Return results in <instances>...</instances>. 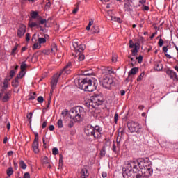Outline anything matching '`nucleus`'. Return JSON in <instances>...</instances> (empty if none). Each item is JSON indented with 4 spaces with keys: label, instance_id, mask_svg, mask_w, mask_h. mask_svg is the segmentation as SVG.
<instances>
[{
    "label": "nucleus",
    "instance_id": "1",
    "mask_svg": "<svg viewBox=\"0 0 178 178\" xmlns=\"http://www.w3.org/2000/svg\"><path fill=\"white\" fill-rule=\"evenodd\" d=\"M74 83L78 88L89 92H93V91H95L98 86L97 80L82 78L81 76L76 77L75 80H74Z\"/></svg>",
    "mask_w": 178,
    "mask_h": 178
},
{
    "label": "nucleus",
    "instance_id": "2",
    "mask_svg": "<svg viewBox=\"0 0 178 178\" xmlns=\"http://www.w3.org/2000/svg\"><path fill=\"white\" fill-rule=\"evenodd\" d=\"M152 175V168H136L128 171L127 168H122V177L124 178H145Z\"/></svg>",
    "mask_w": 178,
    "mask_h": 178
},
{
    "label": "nucleus",
    "instance_id": "3",
    "mask_svg": "<svg viewBox=\"0 0 178 178\" xmlns=\"http://www.w3.org/2000/svg\"><path fill=\"white\" fill-rule=\"evenodd\" d=\"M145 168H152V163L148 158L140 159L138 161L127 162L125 167L122 168V169L128 170V172H130L132 169L137 171V169Z\"/></svg>",
    "mask_w": 178,
    "mask_h": 178
},
{
    "label": "nucleus",
    "instance_id": "4",
    "mask_svg": "<svg viewBox=\"0 0 178 178\" xmlns=\"http://www.w3.org/2000/svg\"><path fill=\"white\" fill-rule=\"evenodd\" d=\"M84 115L85 110H83V107L76 106L72 108L71 110H70V118H71L72 120L67 124V127L72 128L74 126V123L81 122Z\"/></svg>",
    "mask_w": 178,
    "mask_h": 178
},
{
    "label": "nucleus",
    "instance_id": "5",
    "mask_svg": "<svg viewBox=\"0 0 178 178\" xmlns=\"http://www.w3.org/2000/svg\"><path fill=\"white\" fill-rule=\"evenodd\" d=\"M103 129L99 125L93 127L91 124H88L85 127L84 132L88 137L93 138L94 139H99L102 138Z\"/></svg>",
    "mask_w": 178,
    "mask_h": 178
},
{
    "label": "nucleus",
    "instance_id": "6",
    "mask_svg": "<svg viewBox=\"0 0 178 178\" xmlns=\"http://www.w3.org/2000/svg\"><path fill=\"white\" fill-rule=\"evenodd\" d=\"M103 97L99 95H96L95 96L92 97L91 99L87 102V106L89 109H94L103 104Z\"/></svg>",
    "mask_w": 178,
    "mask_h": 178
},
{
    "label": "nucleus",
    "instance_id": "7",
    "mask_svg": "<svg viewBox=\"0 0 178 178\" xmlns=\"http://www.w3.org/2000/svg\"><path fill=\"white\" fill-rule=\"evenodd\" d=\"M102 86L106 89L109 90L112 86H115V82L112 79L111 76L109 75H106L103 76V79L100 81Z\"/></svg>",
    "mask_w": 178,
    "mask_h": 178
},
{
    "label": "nucleus",
    "instance_id": "8",
    "mask_svg": "<svg viewBox=\"0 0 178 178\" xmlns=\"http://www.w3.org/2000/svg\"><path fill=\"white\" fill-rule=\"evenodd\" d=\"M127 127H128V130L131 134H140V130L141 129V125L138 122H129L127 124Z\"/></svg>",
    "mask_w": 178,
    "mask_h": 178
},
{
    "label": "nucleus",
    "instance_id": "9",
    "mask_svg": "<svg viewBox=\"0 0 178 178\" xmlns=\"http://www.w3.org/2000/svg\"><path fill=\"white\" fill-rule=\"evenodd\" d=\"M39 136L38 133H35V139L33 140V144L31 145V148H33V153H39Z\"/></svg>",
    "mask_w": 178,
    "mask_h": 178
},
{
    "label": "nucleus",
    "instance_id": "10",
    "mask_svg": "<svg viewBox=\"0 0 178 178\" xmlns=\"http://www.w3.org/2000/svg\"><path fill=\"white\" fill-rule=\"evenodd\" d=\"M73 70V65L71 62L67 63V64L65 65V67L60 72L58 76H60L63 74H67L69 75L71 73V71Z\"/></svg>",
    "mask_w": 178,
    "mask_h": 178
},
{
    "label": "nucleus",
    "instance_id": "11",
    "mask_svg": "<svg viewBox=\"0 0 178 178\" xmlns=\"http://www.w3.org/2000/svg\"><path fill=\"white\" fill-rule=\"evenodd\" d=\"M26 32V26L24 24H20L17 31V35L19 38H22Z\"/></svg>",
    "mask_w": 178,
    "mask_h": 178
},
{
    "label": "nucleus",
    "instance_id": "12",
    "mask_svg": "<svg viewBox=\"0 0 178 178\" xmlns=\"http://www.w3.org/2000/svg\"><path fill=\"white\" fill-rule=\"evenodd\" d=\"M11 91L8 92H2L0 93V100L2 101L4 103H6L10 100V97Z\"/></svg>",
    "mask_w": 178,
    "mask_h": 178
},
{
    "label": "nucleus",
    "instance_id": "13",
    "mask_svg": "<svg viewBox=\"0 0 178 178\" xmlns=\"http://www.w3.org/2000/svg\"><path fill=\"white\" fill-rule=\"evenodd\" d=\"M129 48L130 49L134 48V49L131 50L132 56H136L138 53V49H139V44H138V43L134 44V42L131 40H129Z\"/></svg>",
    "mask_w": 178,
    "mask_h": 178
},
{
    "label": "nucleus",
    "instance_id": "14",
    "mask_svg": "<svg viewBox=\"0 0 178 178\" xmlns=\"http://www.w3.org/2000/svg\"><path fill=\"white\" fill-rule=\"evenodd\" d=\"M60 76L56 74V75H54L53 78L51 79V92H53V90H54L55 87L57 85V83L58 82V78Z\"/></svg>",
    "mask_w": 178,
    "mask_h": 178
},
{
    "label": "nucleus",
    "instance_id": "15",
    "mask_svg": "<svg viewBox=\"0 0 178 178\" xmlns=\"http://www.w3.org/2000/svg\"><path fill=\"white\" fill-rule=\"evenodd\" d=\"M73 47H74V49H75V51H77L78 52H83L85 49H86V47L84 45H79V42H73Z\"/></svg>",
    "mask_w": 178,
    "mask_h": 178
},
{
    "label": "nucleus",
    "instance_id": "16",
    "mask_svg": "<svg viewBox=\"0 0 178 178\" xmlns=\"http://www.w3.org/2000/svg\"><path fill=\"white\" fill-rule=\"evenodd\" d=\"M29 27L31 29H33L34 27H36L37 29H42V26L38 22H32L29 21Z\"/></svg>",
    "mask_w": 178,
    "mask_h": 178
},
{
    "label": "nucleus",
    "instance_id": "17",
    "mask_svg": "<svg viewBox=\"0 0 178 178\" xmlns=\"http://www.w3.org/2000/svg\"><path fill=\"white\" fill-rule=\"evenodd\" d=\"M169 47H170V45H167L165 47H163V52L165 53V56H166L167 58L172 59V56H170V54H167Z\"/></svg>",
    "mask_w": 178,
    "mask_h": 178
},
{
    "label": "nucleus",
    "instance_id": "18",
    "mask_svg": "<svg viewBox=\"0 0 178 178\" xmlns=\"http://www.w3.org/2000/svg\"><path fill=\"white\" fill-rule=\"evenodd\" d=\"M93 74V71L92 70H82L81 71V75L83 76H92Z\"/></svg>",
    "mask_w": 178,
    "mask_h": 178
},
{
    "label": "nucleus",
    "instance_id": "19",
    "mask_svg": "<svg viewBox=\"0 0 178 178\" xmlns=\"http://www.w3.org/2000/svg\"><path fill=\"white\" fill-rule=\"evenodd\" d=\"M8 87H10L9 82H3L2 89L1 90V91H2V92H6V91L8 88Z\"/></svg>",
    "mask_w": 178,
    "mask_h": 178
},
{
    "label": "nucleus",
    "instance_id": "20",
    "mask_svg": "<svg viewBox=\"0 0 178 178\" xmlns=\"http://www.w3.org/2000/svg\"><path fill=\"white\" fill-rule=\"evenodd\" d=\"M138 72V67H134L131 70H130V72H128V75H136Z\"/></svg>",
    "mask_w": 178,
    "mask_h": 178
},
{
    "label": "nucleus",
    "instance_id": "21",
    "mask_svg": "<svg viewBox=\"0 0 178 178\" xmlns=\"http://www.w3.org/2000/svg\"><path fill=\"white\" fill-rule=\"evenodd\" d=\"M37 20L38 21V22L36 23L42 25L44 24V26H47V19H42L41 17H39L38 18H37Z\"/></svg>",
    "mask_w": 178,
    "mask_h": 178
},
{
    "label": "nucleus",
    "instance_id": "22",
    "mask_svg": "<svg viewBox=\"0 0 178 178\" xmlns=\"http://www.w3.org/2000/svg\"><path fill=\"white\" fill-rule=\"evenodd\" d=\"M19 79L18 78H15L14 81L11 82V86L14 88H17L19 86V82H18Z\"/></svg>",
    "mask_w": 178,
    "mask_h": 178
},
{
    "label": "nucleus",
    "instance_id": "23",
    "mask_svg": "<svg viewBox=\"0 0 178 178\" xmlns=\"http://www.w3.org/2000/svg\"><path fill=\"white\" fill-rule=\"evenodd\" d=\"M124 10L127 12H129L130 10H131V6H130L129 3H126L124 5Z\"/></svg>",
    "mask_w": 178,
    "mask_h": 178
},
{
    "label": "nucleus",
    "instance_id": "24",
    "mask_svg": "<svg viewBox=\"0 0 178 178\" xmlns=\"http://www.w3.org/2000/svg\"><path fill=\"white\" fill-rule=\"evenodd\" d=\"M92 33H93L94 34H97L99 33V26H93V27H92Z\"/></svg>",
    "mask_w": 178,
    "mask_h": 178
},
{
    "label": "nucleus",
    "instance_id": "25",
    "mask_svg": "<svg viewBox=\"0 0 178 178\" xmlns=\"http://www.w3.org/2000/svg\"><path fill=\"white\" fill-rule=\"evenodd\" d=\"M81 175L83 177L89 176V173H88V170L86 168L82 169L81 171Z\"/></svg>",
    "mask_w": 178,
    "mask_h": 178
},
{
    "label": "nucleus",
    "instance_id": "26",
    "mask_svg": "<svg viewBox=\"0 0 178 178\" xmlns=\"http://www.w3.org/2000/svg\"><path fill=\"white\" fill-rule=\"evenodd\" d=\"M6 173L7 176H12L13 173H14V170H13L12 167H9L8 169H7Z\"/></svg>",
    "mask_w": 178,
    "mask_h": 178
},
{
    "label": "nucleus",
    "instance_id": "27",
    "mask_svg": "<svg viewBox=\"0 0 178 178\" xmlns=\"http://www.w3.org/2000/svg\"><path fill=\"white\" fill-rule=\"evenodd\" d=\"M26 74L25 71L21 70L20 72H19L18 75H17L16 78L19 79H22L23 76H24V75Z\"/></svg>",
    "mask_w": 178,
    "mask_h": 178
},
{
    "label": "nucleus",
    "instance_id": "28",
    "mask_svg": "<svg viewBox=\"0 0 178 178\" xmlns=\"http://www.w3.org/2000/svg\"><path fill=\"white\" fill-rule=\"evenodd\" d=\"M42 162L43 165H48L49 164V159L47 156H42Z\"/></svg>",
    "mask_w": 178,
    "mask_h": 178
},
{
    "label": "nucleus",
    "instance_id": "29",
    "mask_svg": "<svg viewBox=\"0 0 178 178\" xmlns=\"http://www.w3.org/2000/svg\"><path fill=\"white\" fill-rule=\"evenodd\" d=\"M19 165L20 168L23 170H26V163H24V161H23V160H20L19 161Z\"/></svg>",
    "mask_w": 178,
    "mask_h": 178
},
{
    "label": "nucleus",
    "instance_id": "30",
    "mask_svg": "<svg viewBox=\"0 0 178 178\" xmlns=\"http://www.w3.org/2000/svg\"><path fill=\"white\" fill-rule=\"evenodd\" d=\"M41 44L35 42L33 44V47H31L33 50L35 49H40L41 48Z\"/></svg>",
    "mask_w": 178,
    "mask_h": 178
},
{
    "label": "nucleus",
    "instance_id": "31",
    "mask_svg": "<svg viewBox=\"0 0 178 178\" xmlns=\"http://www.w3.org/2000/svg\"><path fill=\"white\" fill-rule=\"evenodd\" d=\"M111 20L113 22H116L118 23H122V19L121 18L116 17H111Z\"/></svg>",
    "mask_w": 178,
    "mask_h": 178
},
{
    "label": "nucleus",
    "instance_id": "32",
    "mask_svg": "<svg viewBox=\"0 0 178 178\" xmlns=\"http://www.w3.org/2000/svg\"><path fill=\"white\" fill-rule=\"evenodd\" d=\"M47 42V40L44 38H38L39 44H44Z\"/></svg>",
    "mask_w": 178,
    "mask_h": 178
},
{
    "label": "nucleus",
    "instance_id": "33",
    "mask_svg": "<svg viewBox=\"0 0 178 178\" xmlns=\"http://www.w3.org/2000/svg\"><path fill=\"white\" fill-rule=\"evenodd\" d=\"M31 17L33 19H36L37 17H38V13H37L36 11H33L31 13Z\"/></svg>",
    "mask_w": 178,
    "mask_h": 178
},
{
    "label": "nucleus",
    "instance_id": "34",
    "mask_svg": "<svg viewBox=\"0 0 178 178\" xmlns=\"http://www.w3.org/2000/svg\"><path fill=\"white\" fill-rule=\"evenodd\" d=\"M17 49H18V44L15 45L14 49H13V50L11 51V55L12 56L16 55L15 52H16Z\"/></svg>",
    "mask_w": 178,
    "mask_h": 178
},
{
    "label": "nucleus",
    "instance_id": "35",
    "mask_svg": "<svg viewBox=\"0 0 178 178\" xmlns=\"http://www.w3.org/2000/svg\"><path fill=\"white\" fill-rule=\"evenodd\" d=\"M78 60H79V61H83L84 59H85V55H83V54H81V53H79V54H78Z\"/></svg>",
    "mask_w": 178,
    "mask_h": 178
},
{
    "label": "nucleus",
    "instance_id": "36",
    "mask_svg": "<svg viewBox=\"0 0 178 178\" xmlns=\"http://www.w3.org/2000/svg\"><path fill=\"white\" fill-rule=\"evenodd\" d=\"M51 51L54 54L57 51V46H56V44H51Z\"/></svg>",
    "mask_w": 178,
    "mask_h": 178
},
{
    "label": "nucleus",
    "instance_id": "37",
    "mask_svg": "<svg viewBox=\"0 0 178 178\" xmlns=\"http://www.w3.org/2000/svg\"><path fill=\"white\" fill-rule=\"evenodd\" d=\"M32 116H33V113L32 112H30L29 113V115H27V120L29 121V123H31L32 122Z\"/></svg>",
    "mask_w": 178,
    "mask_h": 178
},
{
    "label": "nucleus",
    "instance_id": "38",
    "mask_svg": "<svg viewBox=\"0 0 178 178\" xmlns=\"http://www.w3.org/2000/svg\"><path fill=\"white\" fill-rule=\"evenodd\" d=\"M26 69V63L23 62L22 64L20 65V70L21 71H25Z\"/></svg>",
    "mask_w": 178,
    "mask_h": 178
},
{
    "label": "nucleus",
    "instance_id": "39",
    "mask_svg": "<svg viewBox=\"0 0 178 178\" xmlns=\"http://www.w3.org/2000/svg\"><path fill=\"white\" fill-rule=\"evenodd\" d=\"M31 42H33V43H36L37 42V34L34 33L33 35V37L31 38Z\"/></svg>",
    "mask_w": 178,
    "mask_h": 178
},
{
    "label": "nucleus",
    "instance_id": "40",
    "mask_svg": "<svg viewBox=\"0 0 178 178\" xmlns=\"http://www.w3.org/2000/svg\"><path fill=\"white\" fill-rule=\"evenodd\" d=\"M92 24H93V20L91 19V21H90L89 22V24H88L87 27H86V30L89 31L91 28V26H92Z\"/></svg>",
    "mask_w": 178,
    "mask_h": 178
},
{
    "label": "nucleus",
    "instance_id": "41",
    "mask_svg": "<svg viewBox=\"0 0 178 178\" xmlns=\"http://www.w3.org/2000/svg\"><path fill=\"white\" fill-rule=\"evenodd\" d=\"M57 126H58V128H63V120H58V122H57Z\"/></svg>",
    "mask_w": 178,
    "mask_h": 178
},
{
    "label": "nucleus",
    "instance_id": "42",
    "mask_svg": "<svg viewBox=\"0 0 178 178\" xmlns=\"http://www.w3.org/2000/svg\"><path fill=\"white\" fill-rule=\"evenodd\" d=\"M70 111H67V110H63L61 112V115H63V118H65V116H67V113L70 114Z\"/></svg>",
    "mask_w": 178,
    "mask_h": 178
},
{
    "label": "nucleus",
    "instance_id": "43",
    "mask_svg": "<svg viewBox=\"0 0 178 178\" xmlns=\"http://www.w3.org/2000/svg\"><path fill=\"white\" fill-rule=\"evenodd\" d=\"M13 76H7L5 78L4 81L3 83H10V80H12Z\"/></svg>",
    "mask_w": 178,
    "mask_h": 178
},
{
    "label": "nucleus",
    "instance_id": "44",
    "mask_svg": "<svg viewBox=\"0 0 178 178\" xmlns=\"http://www.w3.org/2000/svg\"><path fill=\"white\" fill-rule=\"evenodd\" d=\"M52 152L54 156L58 154V149L54 147L52 149Z\"/></svg>",
    "mask_w": 178,
    "mask_h": 178
},
{
    "label": "nucleus",
    "instance_id": "45",
    "mask_svg": "<svg viewBox=\"0 0 178 178\" xmlns=\"http://www.w3.org/2000/svg\"><path fill=\"white\" fill-rule=\"evenodd\" d=\"M36 97V92H33V95H30L29 100H34Z\"/></svg>",
    "mask_w": 178,
    "mask_h": 178
},
{
    "label": "nucleus",
    "instance_id": "46",
    "mask_svg": "<svg viewBox=\"0 0 178 178\" xmlns=\"http://www.w3.org/2000/svg\"><path fill=\"white\" fill-rule=\"evenodd\" d=\"M156 70L161 71L162 70V65L161 64H156Z\"/></svg>",
    "mask_w": 178,
    "mask_h": 178
},
{
    "label": "nucleus",
    "instance_id": "47",
    "mask_svg": "<svg viewBox=\"0 0 178 178\" xmlns=\"http://www.w3.org/2000/svg\"><path fill=\"white\" fill-rule=\"evenodd\" d=\"M163 43H164L163 40L160 38L158 42L159 47H162L163 46Z\"/></svg>",
    "mask_w": 178,
    "mask_h": 178
},
{
    "label": "nucleus",
    "instance_id": "48",
    "mask_svg": "<svg viewBox=\"0 0 178 178\" xmlns=\"http://www.w3.org/2000/svg\"><path fill=\"white\" fill-rule=\"evenodd\" d=\"M136 60H138V63H141L142 60H143V56L140 55L138 57H136Z\"/></svg>",
    "mask_w": 178,
    "mask_h": 178
},
{
    "label": "nucleus",
    "instance_id": "49",
    "mask_svg": "<svg viewBox=\"0 0 178 178\" xmlns=\"http://www.w3.org/2000/svg\"><path fill=\"white\" fill-rule=\"evenodd\" d=\"M169 74L171 75V76H175V78L177 79V73L175 72L174 71L170 70Z\"/></svg>",
    "mask_w": 178,
    "mask_h": 178
},
{
    "label": "nucleus",
    "instance_id": "50",
    "mask_svg": "<svg viewBox=\"0 0 178 178\" xmlns=\"http://www.w3.org/2000/svg\"><path fill=\"white\" fill-rule=\"evenodd\" d=\"M145 74L142 73L140 74V76H138L137 81H141V80L143 79Z\"/></svg>",
    "mask_w": 178,
    "mask_h": 178
},
{
    "label": "nucleus",
    "instance_id": "51",
    "mask_svg": "<svg viewBox=\"0 0 178 178\" xmlns=\"http://www.w3.org/2000/svg\"><path fill=\"white\" fill-rule=\"evenodd\" d=\"M37 102L38 103H43V97L42 96H39L38 98H37Z\"/></svg>",
    "mask_w": 178,
    "mask_h": 178
},
{
    "label": "nucleus",
    "instance_id": "52",
    "mask_svg": "<svg viewBox=\"0 0 178 178\" xmlns=\"http://www.w3.org/2000/svg\"><path fill=\"white\" fill-rule=\"evenodd\" d=\"M15 70H11L10 72H9V76H10V77H14L15 76Z\"/></svg>",
    "mask_w": 178,
    "mask_h": 178
},
{
    "label": "nucleus",
    "instance_id": "53",
    "mask_svg": "<svg viewBox=\"0 0 178 178\" xmlns=\"http://www.w3.org/2000/svg\"><path fill=\"white\" fill-rule=\"evenodd\" d=\"M25 40L26 42L30 41V33H26V35H25Z\"/></svg>",
    "mask_w": 178,
    "mask_h": 178
},
{
    "label": "nucleus",
    "instance_id": "54",
    "mask_svg": "<svg viewBox=\"0 0 178 178\" xmlns=\"http://www.w3.org/2000/svg\"><path fill=\"white\" fill-rule=\"evenodd\" d=\"M118 119H119V115H118V113H115V115H114V122L116 123L118 122Z\"/></svg>",
    "mask_w": 178,
    "mask_h": 178
},
{
    "label": "nucleus",
    "instance_id": "55",
    "mask_svg": "<svg viewBox=\"0 0 178 178\" xmlns=\"http://www.w3.org/2000/svg\"><path fill=\"white\" fill-rule=\"evenodd\" d=\"M143 10H144L145 11H148L149 10V7H148L147 6H143Z\"/></svg>",
    "mask_w": 178,
    "mask_h": 178
},
{
    "label": "nucleus",
    "instance_id": "56",
    "mask_svg": "<svg viewBox=\"0 0 178 178\" xmlns=\"http://www.w3.org/2000/svg\"><path fill=\"white\" fill-rule=\"evenodd\" d=\"M23 178H30V173L25 172L24 176H23Z\"/></svg>",
    "mask_w": 178,
    "mask_h": 178
},
{
    "label": "nucleus",
    "instance_id": "57",
    "mask_svg": "<svg viewBox=\"0 0 178 178\" xmlns=\"http://www.w3.org/2000/svg\"><path fill=\"white\" fill-rule=\"evenodd\" d=\"M112 151L115 153H116V146L115 144H113V145L112 146Z\"/></svg>",
    "mask_w": 178,
    "mask_h": 178
},
{
    "label": "nucleus",
    "instance_id": "58",
    "mask_svg": "<svg viewBox=\"0 0 178 178\" xmlns=\"http://www.w3.org/2000/svg\"><path fill=\"white\" fill-rule=\"evenodd\" d=\"M102 177L103 178L107 177V172H103L102 173Z\"/></svg>",
    "mask_w": 178,
    "mask_h": 178
},
{
    "label": "nucleus",
    "instance_id": "59",
    "mask_svg": "<svg viewBox=\"0 0 178 178\" xmlns=\"http://www.w3.org/2000/svg\"><path fill=\"white\" fill-rule=\"evenodd\" d=\"M107 74H115V72L112 71L111 70H107Z\"/></svg>",
    "mask_w": 178,
    "mask_h": 178
},
{
    "label": "nucleus",
    "instance_id": "60",
    "mask_svg": "<svg viewBox=\"0 0 178 178\" xmlns=\"http://www.w3.org/2000/svg\"><path fill=\"white\" fill-rule=\"evenodd\" d=\"M49 131H54V125H49Z\"/></svg>",
    "mask_w": 178,
    "mask_h": 178
},
{
    "label": "nucleus",
    "instance_id": "61",
    "mask_svg": "<svg viewBox=\"0 0 178 178\" xmlns=\"http://www.w3.org/2000/svg\"><path fill=\"white\" fill-rule=\"evenodd\" d=\"M6 128H7L8 131H10V122L7 123Z\"/></svg>",
    "mask_w": 178,
    "mask_h": 178
},
{
    "label": "nucleus",
    "instance_id": "62",
    "mask_svg": "<svg viewBox=\"0 0 178 178\" xmlns=\"http://www.w3.org/2000/svg\"><path fill=\"white\" fill-rule=\"evenodd\" d=\"M77 11H79V8H74L73 14H76Z\"/></svg>",
    "mask_w": 178,
    "mask_h": 178
},
{
    "label": "nucleus",
    "instance_id": "63",
    "mask_svg": "<svg viewBox=\"0 0 178 178\" xmlns=\"http://www.w3.org/2000/svg\"><path fill=\"white\" fill-rule=\"evenodd\" d=\"M14 154V152L13 151H9L8 152H7V155H8L9 156H12Z\"/></svg>",
    "mask_w": 178,
    "mask_h": 178
},
{
    "label": "nucleus",
    "instance_id": "64",
    "mask_svg": "<svg viewBox=\"0 0 178 178\" xmlns=\"http://www.w3.org/2000/svg\"><path fill=\"white\" fill-rule=\"evenodd\" d=\"M47 122H43L42 123V128L44 129L45 127H47Z\"/></svg>",
    "mask_w": 178,
    "mask_h": 178
}]
</instances>
